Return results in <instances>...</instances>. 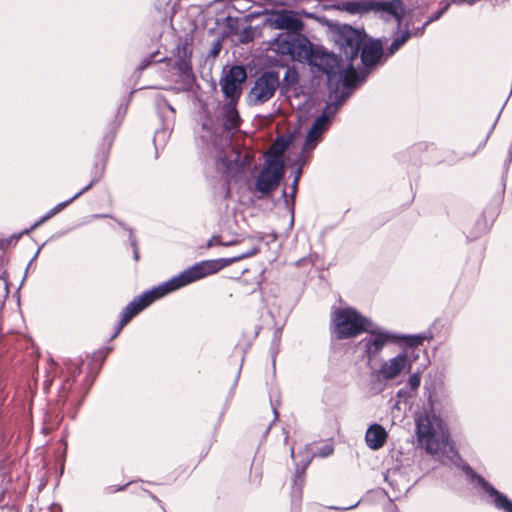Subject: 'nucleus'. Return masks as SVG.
Segmentation results:
<instances>
[{
  "label": "nucleus",
  "mask_w": 512,
  "mask_h": 512,
  "mask_svg": "<svg viewBox=\"0 0 512 512\" xmlns=\"http://www.w3.org/2000/svg\"><path fill=\"white\" fill-rule=\"evenodd\" d=\"M276 49L281 54L288 55L291 60L306 63L327 76L329 101L318 118H323V122L330 124L331 118L360 82L354 66L349 64L343 68L334 53L312 44L307 37L283 35L277 40Z\"/></svg>",
  "instance_id": "1"
},
{
  "label": "nucleus",
  "mask_w": 512,
  "mask_h": 512,
  "mask_svg": "<svg viewBox=\"0 0 512 512\" xmlns=\"http://www.w3.org/2000/svg\"><path fill=\"white\" fill-rule=\"evenodd\" d=\"M259 252L258 246H253L249 250L229 258H220L214 260H204L186 268L178 275L173 276L167 281L155 286L141 295L135 297L129 302L121 313V318L115 328L112 337H116L122 328L138 313L152 304L154 301L164 297L165 295L174 292L186 285L198 281L206 276L217 273L226 266L240 261L242 259L256 255Z\"/></svg>",
  "instance_id": "2"
},
{
  "label": "nucleus",
  "mask_w": 512,
  "mask_h": 512,
  "mask_svg": "<svg viewBox=\"0 0 512 512\" xmlns=\"http://www.w3.org/2000/svg\"><path fill=\"white\" fill-rule=\"evenodd\" d=\"M415 425L417 440L427 453L436 455L443 464H457L460 456L450 441L447 428L439 417L426 412L417 413Z\"/></svg>",
  "instance_id": "3"
},
{
  "label": "nucleus",
  "mask_w": 512,
  "mask_h": 512,
  "mask_svg": "<svg viewBox=\"0 0 512 512\" xmlns=\"http://www.w3.org/2000/svg\"><path fill=\"white\" fill-rule=\"evenodd\" d=\"M331 330L338 340L349 339L360 335L371 321L356 309L347 307L336 309L331 317Z\"/></svg>",
  "instance_id": "4"
},
{
  "label": "nucleus",
  "mask_w": 512,
  "mask_h": 512,
  "mask_svg": "<svg viewBox=\"0 0 512 512\" xmlns=\"http://www.w3.org/2000/svg\"><path fill=\"white\" fill-rule=\"evenodd\" d=\"M333 41L339 46L341 52L345 55L347 63L344 64L337 56L340 65L346 68L349 64L353 66L352 61L355 59L364 43L366 34L364 31L355 29L347 24L331 25Z\"/></svg>",
  "instance_id": "5"
},
{
  "label": "nucleus",
  "mask_w": 512,
  "mask_h": 512,
  "mask_svg": "<svg viewBox=\"0 0 512 512\" xmlns=\"http://www.w3.org/2000/svg\"><path fill=\"white\" fill-rule=\"evenodd\" d=\"M264 25L271 29L287 30L286 33L279 34V36L276 37L270 44L271 49L280 55L281 53L278 52L276 48L277 40L281 36L290 35L293 37H305L304 35L300 34V31L303 29L304 26L302 20L297 16V14L294 11L291 10H275L267 12L264 20ZM282 56L284 55L282 54ZM286 56L289 57L288 55Z\"/></svg>",
  "instance_id": "6"
},
{
  "label": "nucleus",
  "mask_w": 512,
  "mask_h": 512,
  "mask_svg": "<svg viewBox=\"0 0 512 512\" xmlns=\"http://www.w3.org/2000/svg\"><path fill=\"white\" fill-rule=\"evenodd\" d=\"M364 332L368 335L359 342V346L363 349L368 361L376 359L388 343L400 342L398 334L384 330L373 323Z\"/></svg>",
  "instance_id": "7"
},
{
  "label": "nucleus",
  "mask_w": 512,
  "mask_h": 512,
  "mask_svg": "<svg viewBox=\"0 0 512 512\" xmlns=\"http://www.w3.org/2000/svg\"><path fill=\"white\" fill-rule=\"evenodd\" d=\"M284 173V161L265 159L255 182L256 192H273L276 190Z\"/></svg>",
  "instance_id": "8"
},
{
  "label": "nucleus",
  "mask_w": 512,
  "mask_h": 512,
  "mask_svg": "<svg viewBox=\"0 0 512 512\" xmlns=\"http://www.w3.org/2000/svg\"><path fill=\"white\" fill-rule=\"evenodd\" d=\"M279 84L278 72L272 70L263 72L249 92L250 101L255 105L267 102L274 96Z\"/></svg>",
  "instance_id": "9"
},
{
  "label": "nucleus",
  "mask_w": 512,
  "mask_h": 512,
  "mask_svg": "<svg viewBox=\"0 0 512 512\" xmlns=\"http://www.w3.org/2000/svg\"><path fill=\"white\" fill-rule=\"evenodd\" d=\"M247 74L242 66H232L221 79V89L226 98L235 101L241 94L242 83L246 80Z\"/></svg>",
  "instance_id": "10"
},
{
  "label": "nucleus",
  "mask_w": 512,
  "mask_h": 512,
  "mask_svg": "<svg viewBox=\"0 0 512 512\" xmlns=\"http://www.w3.org/2000/svg\"><path fill=\"white\" fill-rule=\"evenodd\" d=\"M411 363L406 353H399L395 357L384 361L380 368L374 370L371 375L377 380H392L406 368L409 370Z\"/></svg>",
  "instance_id": "11"
},
{
  "label": "nucleus",
  "mask_w": 512,
  "mask_h": 512,
  "mask_svg": "<svg viewBox=\"0 0 512 512\" xmlns=\"http://www.w3.org/2000/svg\"><path fill=\"white\" fill-rule=\"evenodd\" d=\"M462 470L465 472L468 480L475 487L481 488V490L485 493L486 498L485 501L490 504L491 502H495L497 506L504 507L505 498L501 496V492L497 490L492 484H490L487 480H485L481 475L477 474L469 464L464 463L461 466Z\"/></svg>",
  "instance_id": "12"
},
{
  "label": "nucleus",
  "mask_w": 512,
  "mask_h": 512,
  "mask_svg": "<svg viewBox=\"0 0 512 512\" xmlns=\"http://www.w3.org/2000/svg\"><path fill=\"white\" fill-rule=\"evenodd\" d=\"M385 21L395 20L397 28L401 26L405 13L404 4L401 0L371 1V9Z\"/></svg>",
  "instance_id": "13"
},
{
  "label": "nucleus",
  "mask_w": 512,
  "mask_h": 512,
  "mask_svg": "<svg viewBox=\"0 0 512 512\" xmlns=\"http://www.w3.org/2000/svg\"><path fill=\"white\" fill-rule=\"evenodd\" d=\"M80 195L81 194H74L72 198L58 203L56 206L51 208L45 215H43L38 221L32 224L29 228L24 229L20 233H15L11 235L9 238L3 240L1 243V248H5L9 245L15 244L21 238V236H23L24 234H29L31 231L35 230L41 224H43L44 222H46L47 220L61 212Z\"/></svg>",
  "instance_id": "14"
},
{
  "label": "nucleus",
  "mask_w": 512,
  "mask_h": 512,
  "mask_svg": "<svg viewBox=\"0 0 512 512\" xmlns=\"http://www.w3.org/2000/svg\"><path fill=\"white\" fill-rule=\"evenodd\" d=\"M239 121L240 117L236 110L235 102L230 101L223 107L219 136L224 139H229L231 137V131L239 127Z\"/></svg>",
  "instance_id": "15"
},
{
  "label": "nucleus",
  "mask_w": 512,
  "mask_h": 512,
  "mask_svg": "<svg viewBox=\"0 0 512 512\" xmlns=\"http://www.w3.org/2000/svg\"><path fill=\"white\" fill-rule=\"evenodd\" d=\"M250 159L247 155L241 158L239 155L233 162L226 166L227 177L235 183L248 181L250 177Z\"/></svg>",
  "instance_id": "16"
},
{
  "label": "nucleus",
  "mask_w": 512,
  "mask_h": 512,
  "mask_svg": "<svg viewBox=\"0 0 512 512\" xmlns=\"http://www.w3.org/2000/svg\"><path fill=\"white\" fill-rule=\"evenodd\" d=\"M361 61L365 66L375 65L378 60L385 55V49L383 48L381 40H375L363 43L361 46Z\"/></svg>",
  "instance_id": "17"
},
{
  "label": "nucleus",
  "mask_w": 512,
  "mask_h": 512,
  "mask_svg": "<svg viewBox=\"0 0 512 512\" xmlns=\"http://www.w3.org/2000/svg\"><path fill=\"white\" fill-rule=\"evenodd\" d=\"M388 434L382 425L374 423L366 431L365 442L372 450H378L386 443Z\"/></svg>",
  "instance_id": "18"
},
{
  "label": "nucleus",
  "mask_w": 512,
  "mask_h": 512,
  "mask_svg": "<svg viewBox=\"0 0 512 512\" xmlns=\"http://www.w3.org/2000/svg\"><path fill=\"white\" fill-rule=\"evenodd\" d=\"M328 127L329 124L323 122V118L317 117L307 132L304 148L314 149Z\"/></svg>",
  "instance_id": "19"
},
{
  "label": "nucleus",
  "mask_w": 512,
  "mask_h": 512,
  "mask_svg": "<svg viewBox=\"0 0 512 512\" xmlns=\"http://www.w3.org/2000/svg\"><path fill=\"white\" fill-rule=\"evenodd\" d=\"M412 33L409 31L408 26L393 36L391 44L385 49V56L390 57L394 55L411 37Z\"/></svg>",
  "instance_id": "20"
},
{
  "label": "nucleus",
  "mask_w": 512,
  "mask_h": 512,
  "mask_svg": "<svg viewBox=\"0 0 512 512\" xmlns=\"http://www.w3.org/2000/svg\"><path fill=\"white\" fill-rule=\"evenodd\" d=\"M339 8L350 14H363L371 9V0L365 1H346L341 3Z\"/></svg>",
  "instance_id": "21"
},
{
  "label": "nucleus",
  "mask_w": 512,
  "mask_h": 512,
  "mask_svg": "<svg viewBox=\"0 0 512 512\" xmlns=\"http://www.w3.org/2000/svg\"><path fill=\"white\" fill-rule=\"evenodd\" d=\"M287 145L288 143L286 140L282 138L276 139L267 152L265 159L283 161V154L287 149Z\"/></svg>",
  "instance_id": "22"
},
{
  "label": "nucleus",
  "mask_w": 512,
  "mask_h": 512,
  "mask_svg": "<svg viewBox=\"0 0 512 512\" xmlns=\"http://www.w3.org/2000/svg\"><path fill=\"white\" fill-rule=\"evenodd\" d=\"M311 459L308 458L303 467L300 469L299 466L296 467V474L293 480V487H292V497L293 498H301L302 495V487L304 484V471L306 467L309 465Z\"/></svg>",
  "instance_id": "23"
},
{
  "label": "nucleus",
  "mask_w": 512,
  "mask_h": 512,
  "mask_svg": "<svg viewBox=\"0 0 512 512\" xmlns=\"http://www.w3.org/2000/svg\"><path fill=\"white\" fill-rule=\"evenodd\" d=\"M242 241V237L239 234H234L229 237H225L223 234L220 235H214L212 236L208 243L207 247H213L215 245H221V246H232L235 244H238Z\"/></svg>",
  "instance_id": "24"
},
{
  "label": "nucleus",
  "mask_w": 512,
  "mask_h": 512,
  "mask_svg": "<svg viewBox=\"0 0 512 512\" xmlns=\"http://www.w3.org/2000/svg\"><path fill=\"white\" fill-rule=\"evenodd\" d=\"M295 196L296 194H281L284 208L289 216L287 231L290 232L294 227L295 221Z\"/></svg>",
  "instance_id": "25"
},
{
  "label": "nucleus",
  "mask_w": 512,
  "mask_h": 512,
  "mask_svg": "<svg viewBox=\"0 0 512 512\" xmlns=\"http://www.w3.org/2000/svg\"><path fill=\"white\" fill-rule=\"evenodd\" d=\"M400 341L404 340L407 345L409 346H418L423 343V341L426 339V336L423 334H416V335H399Z\"/></svg>",
  "instance_id": "26"
},
{
  "label": "nucleus",
  "mask_w": 512,
  "mask_h": 512,
  "mask_svg": "<svg viewBox=\"0 0 512 512\" xmlns=\"http://www.w3.org/2000/svg\"><path fill=\"white\" fill-rule=\"evenodd\" d=\"M413 397L412 391H410L408 388L404 387L397 391L396 393V405H399L400 403H406L409 399Z\"/></svg>",
  "instance_id": "27"
},
{
  "label": "nucleus",
  "mask_w": 512,
  "mask_h": 512,
  "mask_svg": "<svg viewBox=\"0 0 512 512\" xmlns=\"http://www.w3.org/2000/svg\"><path fill=\"white\" fill-rule=\"evenodd\" d=\"M124 229L128 230L129 231V240H130V243H131V246L133 248V258L135 261H138L139 260V250H138V246H137V240H136V237L134 236L133 234V230L131 228H127L123 223H119Z\"/></svg>",
  "instance_id": "28"
},
{
  "label": "nucleus",
  "mask_w": 512,
  "mask_h": 512,
  "mask_svg": "<svg viewBox=\"0 0 512 512\" xmlns=\"http://www.w3.org/2000/svg\"><path fill=\"white\" fill-rule=\"evenodd\" d=\"M488 230V225L486 220H478L476 222V230L474 232L470 233L471 239H476L480 237L482 234H484Z\"/></svg>",
  "instance_id": "29"
},
{
  "label": "nucleus",
  "mask_w": 512,
  "mask_h": 512,
  "mask_svg": "<svg viewBox=\"0 0 512 512\" xmlns=\"http://www.w3.org/2000/svg\"><path fill=\"white\" fill-rule=\"evenodd\" d=\"M421 376L419 372L411 374L407 380V386L410 391H416L420 386Z\"/></svg>",
  "instance_id": "30"
},
{
  "label": "nucleus",
  "mask_w": 512,
  "mask_h": 512,
  "mask_svg": "<svg viewBox=\"0 0 512 512\" xmlns=\"http://www.w3.org/2000/svg\"><path fill=\"white\" fill-rule=\"evenodd\" d=\"M501 496L505 498L504 507L501 508V506H497L495 502H491L490 504L493 505L497 510L502 512H512V500H510L507 495L501 492Z\"/></svg>",
  "instance_id": "31"
},
{
  "label": "nucleus",
  "mask_w": 512,
  "mask_h": 512,
  "mask_svg": "<svg viewBox=\"0 0 512 512\" xmlns=\"http://www.w3.org/2000/svg\"><path fill=\"white\" fill-rule=\"evenodd\" d=\"M298 80V73L295 69L288 68L284 75V81L290 85L296 83Z\"/></svg>",
  "instance_id": "32"
},
{
  "label": "nucleus",
  "mask_w": 512,
  "mask_h": 512,
  "mask_svg": "<svg viewBox=\"0 0 512 512\" xmlns=\"http://www.w3.org/2000/svg\"><path fill=\"white\" fill-rule=\"evenodd\" d=\"M73 381L70 378H67L59 390V397L62 399H65L68 395V392L70 391L72 387Z\"/></svg>",
  "instance_id": "33"
},
{
  "label": "nucleus",
  "mask_w": 512,
  "mask_h": 512,
  "mask_svg": "<svg viewBox=\"0 0 512 512\" xmlns=\"http://www.w3.org/2000/svg\"><path fill=\"white\" fill-rule=\"evenodd\" d=\"M202 128H203V130H206L207 132H209V140L216 143V135L218 134V129L212 128V126L210 124V120H207L206 122H204L202 124Z\"/></svg>",
  "instance_id": "34"
},
{
  "label": "nucleus",
  "mask_w": 512,
  "mask_h": 512,
  "mask_svg": "<svg viewBox=\"0 0 512 512\" xmlns=\"http://www.w3.org/2000/svg\"><path fill=\"white\" fill-rule=\"evenodd\" d=\"M232 5L239 12H245L250 8L248 0H233Z\"/></svg>",
  "instance_id": "35"
},
{
  "label": "nucleus",
  "mask_w": 512,
  "mask_h": 512,
  "mask_svg": "<svg viewBox=\"0 0 512 512\" xmlns=\"http://www.w3.org/2000/svg\"><path fill=\"white\" fill-rule=\"evenodd\" d=\"M333 451H334V449H333V447L331 445H324L317 452H315L313 455L324 458V457H327V456L331 455L333 453Z\"/></svg>",
  "instance_id": "36"
},
{
  "label": "nucleus",
  "mask_w": 512,
  "mask_h": 512,
  "mask_svg": "<svg viewBox=\"0 0 512 512\" xmlns=\"http://www.w3.org/2000/svg\"><path fill=\"white\" fill-rule=\"evenodd\" d=\"M158 53H154V54H151L150 56L146 57L145 59L142 60L141 64L139 65V69L140 70H143L145 69L146 67H148L153 61L155 62H161L164 60L163 59H159V60H155V57Z\"/></svg>",
  "instance_id": "37"
},
{
  "label": "nucleus",
  "mask_w": 512,
  "mask_h": 512,
  "mask_svg": "<svg viewBox=\"0 0 512 512\" xmlns=\"http://www.w3.org/2000/svg\"><path fill=\"white\" fill-rule=\"evenodd\" d=\"M158 53H154V54H151L150 56L146 57L145 59L142 60L141 64L139 65V69L140 70H143L145 69L146 67H148L153 61L155 62H161L164 60L163 59H159V60H155V57Z\"/></svg>",
  "instance_id": "38"
},
{
  "label": "nucleus",
  "mask_w": 512,
  "mask_h": 512,
  "mask_svg": "<svg viewBox=\"0 0 512 512\" xmlns=\"http://www.w3.org/2000/svg\"><path fill=\"white\" fill-rule=\"evenodd\" d=\"M158 53H154V54H151L150 56L146 57L145 59L142 60L141 64L139 65V69L140 70H143L145 69L146 67H148L153 61L155 62H161L164 60L163 59H159V60H155V57Z\"/></svg>",
  "instance_id": "39"
},
{
  "label": "nucleus",
  "mask_w": 512,
  "mask_h": 512,
  "mask_svg": "<svg viewBox=\"0 0 512 512\" xmlns=\"http://www.w3.org/2000/svg\"><path fill=\"white\" fill-rule=\"evenodd\" d=\"M447 9V7H444L438 11H436L432 16H430L428 18L427 21L424 22V27H427L430 23H432L433 21H436L438 20L442 15L443 13L445 12V10Z\"/></svg>",
  "instance_id": "40"
},
{
  "label": "nucleus",
  "mask_w": 512,
  "mask_h": 512,
  "mask_svg": "<svg viewBox=\"0 0 512 512\" xmlns=\"http://www.w3.org/2000/svg\"><path fill=\"white\" fill-rule=\"evenodd\" d=\"M301 173H302V167H301V166H299V167L297 168V171H296L295 177H294L293 182H292V185H291L292 192H297V189H298V182H299V179H300Z\"/></svg>",
  "instance_id": "41"
},
{
  "label": "nucleus",
  "mask_w": 512,
  "mask_h": 512,
  "mask_svg": "<svg viewBox=\"0 0 512 512\" xmlns=\"http://www.w3.org/2000/svg\"><path fill=\"white\" fill-rule=\"evenodd\" d=\"M157 106L159 109H161L162 107H166L167 109H169L172 113H175V110L174 108L167 102V100L163 97H158L157 98Z\"/></svg>",
  "instance_id": "42"
},
{
  "label": "nucleus",
  "mask_w": 512,
  "mask_h": 512,
  "mask_svg": "<svg viewBox=\"0 0 512 512\" xmlns=\"http://www.w3.org/2000/svg\"><path fill=\"white\" fill-rule=\"evenodd\" d=\"M69 372L73 374V377L76 375V374H79L80 373V364L77 362L73 368H68Z\"/></svg>",
  "instance_id": "43"
},
{
  "label": "nucleus",
  "mask_w": 512,
  "mask_h": 512,
  "mask_svg": "<svg viewBox=\"0 0 512 512\" xmlns=\"http://www.w3.org/2000/svg\"><path fill=\"white\" fill-rule=\"evenodd\" d=\"M235 195H237V196H238L239 194H230V193L224 194V195H223V201H224V202H228V201H235V199H234V196H235Z\"/></svg>",
  "instance_id": "44"
},
{
  "label": "nucleus",
  "mask_w": 512,
  "mask_h": 512,
  "mask_svg": "<svg viewBox=\"0 0 512 512\" xmlns=\"http://www.w3.org/2000/svg\"><path fill=\"white\" fill-rule=\"evenodd\" d=\"M177 64L180 70H186L189 68L188 63L185 60H180Z\"/></svg>",
  "instance_id": "45"
},
{
  "label": "nucleus",
  "mask_w": 512,
  "mask_h": 512,
  "mask_svg": "<svg viewBox=\"0 0 512 512\" xmlns=\"http://www.w3.org/2000/svg\"><path fill=\"white\" fill-rule=\"evenodd\" d=\"M272 410L274 413V421L278 419L277 404L271 401Z\"/></svg>",
  "instance_id": "46"
},
{
  "label": "nucleus",
  "mask_w": 512,
  "mask_h": 512,
  "mask_svg": "<svg viewBox=\"0 0 512 512\" xmlns=\"http://www.w3.org/2000/svg\"><path fill=\"white\" fill-rule=\"evenodd\" d=\"M426 27H424V24L422 25V27L420 28H417L414 32L415 35H419L421 36L423 33H424V30H425Z\"/></svg>",
  "instance_id": "47"
},
{
  "label": "nucleus",
  "mask_w": 512,
  "mask_h": 512,
  "mask_svg": "<svg viewBox=\"0 0 512 512\" xmlns=\"http://www.w3.org/2000/svg\"><path fill=\"white\" fill-rule=\"evenodd\" d=\"M387 512H398L395 505L390 504V507L387 509Z\"/></svg>",
  "instance_id": "48"
},
{
  "label": "nucleus",
  "mask_w": 512,
  "mask_h": 512,
  "mask_svg": "<svg viewBox=\"0 0 512 512\" xmlns=\"http://www.w3.org/2000/svg\"><path fill=\"white\" fill-rule=\"evenodd\" d=\"M91 185H92V183H90L89 185L83 187L79 192H82V193L87 192L91 188Z\"/></svg>",
  "instance_id": "49"
},
{
  "label": "nucleus",
  "mask_w": 512,
  "mask_h": 512,
  "mask_svg": "<svg viewBox=\"0 0 512 512\" xmlns=\"http://www.w3.org/2000/svg\"><path fill=\"white\" fill-rule=\"evenodd\" d=\"M40 252V249H38L35 253V255L33 256V258L31 259L30 263L28 264V267L31 265V263L36 259L37 255L39 254Z\"/></svg>",
  "instance_id": "50"
},
{
  "label": "nucleus",
  "mask_w": 512,
  "mask_h": 512,
  "mask_svg": "<svg viewBox=\"0 0 512 512\" xmlns=\"http://www.w3.org/2000/svg\"><path fill=\"white\" fill-rule=\"evenodd\" d=\"M128 484H129V483H127V484H125V485H123V486L117 487V488L115 489V491H121V490H124V489H125V487H126Z\"/></svg>",
  "instance_id": "51"
},
{
  "label": "nucleus",
  "mask_w": 512,
  "mask_h": 512,
  "mask_svg": "<svg viewBox=\"0 0 512 512\" xmlns=\"http://www.w3.org/2000/svg\"><path fill=\"white\" fill-rule=\"evenodd\" d=\"M496 214H497V209H494V211L491 212V215H490L491 218H494L496 216Z\"/></svg>",
  "instance_id": "52"
},
{
  "label": "nucleus",
  "mask_w": 512,
  "mask_h": 512,
  "mask_svg": "<svg viewBox=\"0 0 512 512\" xmlns=\"http://www.w3.org/2000/svg\"><path fill=\"white\" fill-rule=\"evenodd\" d=\"M161 134H163V135H164V134H165V133H164V131H162V132H156L155 139H156V138H158Z\"/></svg>",
  "instance_id": "53"
},
{
  "label": "nucleus",
  "mask_w": 512,
  "mask_h": 512,
  "mask_svg": "<svg viewBox=\"0 0 512 512\" xmlns=\"http://www.w3.org/2000/svg\"><path fill=\"white\" fill-rule=\"evenodd\" d=\"M356 506H357V504H355V505H351L350 507L342 508V509H343V510L352 509V508H354V507H356Z\"/></svg>",
  "instance_id": "54"
},
{
  "label": "nucleus",
  "mask_w": 512,
  "mask_h": 512,
  "mask_svg": "<svg viewBox=\"0 0 512 512\" xmlns=\"http://www.w3.org/2000/svg\"><path fill=\"white\" fill-rule=\"evenodd\" d=\"M219 52V49L218 48H214L213 49V54H217Z\"/></svg>",
  "instance_id": "55"
},
{
  "label": "nucleus",
  "mask_w": 512,
  "mask_h": 512,
  "mask_svg": "<svg viewBox=\"0 0 512 512\" xmlns=\"http://www.w3.org/2000/svg\"><path fill=\"white\" fill-rule=\"evenodd\" d=\"M291 457L294 458V449L291 448Z\"/></svg>",
  "instance_id": "56"
}]
</instances>
